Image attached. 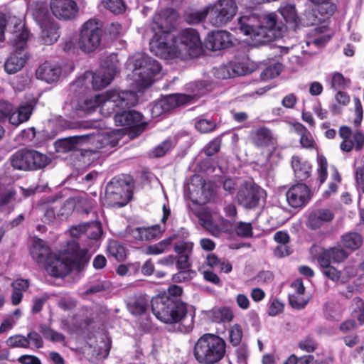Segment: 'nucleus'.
Masks as SVG:
<instances>
[{
  "label": "nucleus",
  "instance_id": "nucleus-1",
  "mask_svg": "<svg viewBox=\"0 0 364 364\" xmlns=\"http://www.w3.org/2000/svg\"><path fill=\"white\" fill-rule=\"evenodd\" d=\"M165 21L161 15L156 14L146 31L147 35L152 36L149 41L151 51L161 58H178L185 55L190 58L198 57L202 52V43L198 31L186 28L173 37L170 33L171 26L164 24Z\"/></svg>",
  "mask_w": 364,
  "mask_h": 364
},
{
  "label": "nucleus",
  "instance_id": "nucleus-2",
  "mask_svg": "<svg viewBox=\"0 0 364 364\" xmlns=\"http://www.w3.org/2000/svg\"><path fill=\"white\" fill-rule=\"evenodd\" d=\"M138 96L134 91L112 90L102 95H97L93 98L81 100L73 98L70 103H66L64 109L70 112L71 117H82L92 113L97 107L104 114L110 115L116 107H129L136 105Z\"/></svg>",
  "mask_w": 364,
  "mask_h": 364
},
{
  "label": "nucleus",
  "instance_id": "nucleus-3",
  "mask_svg": "<svg viewBox=\"0 0 364 364\" xmlns=\"http://www.w3.org/2000/svg\"><path fill=\"white\" fill-rule=\"evenodd\" d=\"M151 306L154 315L161 322L176 326V331L187 333L193 329L194 316L178 299L158 296L151 299Z\"/></svg>",
  "mask_w": 364,
  "mask_h": 364
},
{
  "label": "nucleus",
  "instance_id": "nucleus-4",
  "mask_svg": "<svg viewBox=\"0 0 364 364\" xmlns=\"http://www.w3.org/2000/svg\"><path fill=\"white\" fill-rule=\"evenodd\" d=\"M90 255L79 243L69 240L62 247L60 255L53 254L45 266L46 270L53 277H64L73 269L80 270L89 262Z\"/></svg>",
  "mask_w": 364,
  "mask_h": 364
},
{
  "label": "nucleus",
  "instance_id": "nucleus-5",
  "mask_svg": "<svg viewBox=\"0 0 364 364\" xmlns=\"http://www.w3.org/2000/svg\"><path fill=\"white\" fill-rule=\"evenodd\" d=\"M238 24L240 31L250 36L257 45L274 41L282 34L274 14L264 15L262 20L256 14L242 16L238 19Z\"/></svg>",
  "mask_w": 364,
  "mask_h": 364
},
{
  "label": "nucleus",
  "instance_id": "nucleus-6",
  "mask_svg": "<svg viewBox=\"0 0 364 364\" xmlns=\"http://www.w3.org/2000/svg\"><path fill=\"white\" fill-rule=\"evenodd\" d=\"M14 30L9 42L13 50L4 63V70L8 74H14L20 71L28 60L26 50L27 41L30 36L29 31L25 23L19 18H14Z\"/></svg>",
  "mask_w": 364,
  "mask_h": 364
},
{
  "label": "nucleus",
  "instance_id": "nucleus-7",
  "mask_svg": "<svg viewBox=\"0 0 364 364\" xmlns=\"http://www.w3.org/2000/svg\"><path fill=\"white\" fill-rule=\"evenodd\" d=\"M205 81H197L188 84L186 90L189 94L176 93L169 95L157 100L152 105L151 113L153 118H156L174 108L192 102L195 99L204 95L207 92Z\"/></svg>",
  "mask_w": 364,
  "mask_h": 364
},
{
  "label": "nucleus",
  "instance_id": "nucleus-8",
  "mask_svg": "<svg viewBox=\"0 0 364 364\" xmlns=\"http://www.w3.org/2000/svg\"><path fill=\"white\" fill-rule=\"evenodd\" d=\"M128 66L132 69L136 77L134 81L139 90L150 87L154 82V77L161 70V65L156 60L144 53H136L129 58Z\"/></svg>",
  "mask_w": 364,
  "mask_h": 364
},
{
  "label": "nucleus",
  "instance_id": "nucleus-9",
  "mask_svg": "<svg viewBox=\"0 0 364 364\" xmlns=\"http://www.w3.org/2000/svg\"><path fill=\"white\" fill-rule=\"evenodd\" d=\"M117 71L115 65L102 67L95 72L86 71L70 84V90L76 95L85 93L90 87L93 90H101L110 84Z\"/></svg>",
  "mask_w": 364,
  "mask_h": 364
},
{
  "label": "nucleus",
  "instance_id": "nucleus-10",
  "mask_svg": "<svg viewBox=\"0 0 364 364\" xmlns=\"http://www.w3.org/2000/svg\"><path fill=\"white\" fill-rule=\"evenodd\" d=\"M226 343L218 336L205 333L194 346L193 354L196 360L203 364H213L225 355Z\"/></svg>",
  "mask_w": 364,
  "mask_h": 364
},
{
  "label": "nucleus",
  "instance_id": "nucleus-11",
  "mask_svg": "<svg viewBox=\"0 0 364 364\" xmlns=\"http://www.w3.org/2000/svg\"><path fill=\"white\" fill-rule=\"evenodd\" d=\"M104 35L103 23L96 18L84 22L80 29L77 38L79 48L85 53L96 50L101 45Z\"/></svg>",
  "mask_w": 364,
  "mask_h": 364
},
{
  "label": "nucleus",
  "instance_id": "nucleus-12",
  "mask_svg": "<svg viewBox=\"0 0 364 364\" xmlns=\"http://www.w3.org/2000/svg\"><path fill=\"white\" fill-rule=\"evenodd\" d=\"M136 105H134L135 106ZM129 107H116L114 109V120L117 126H122L129 129V135L131 138H135L141 134L147 126V123L143 120V115L134 110H122L129 109Z\"/></svg>",
  "mask_w": 364,
  "mask_h": 364
},
{
  "label": "nucleus",
  "instance_id": "nucleus-13",
  "mask_svg": "<svg viewBox=\"0 0 364 364\" xmlns=\"http://www.w3.org/2000/svg\"><path fill=\"white\" fill-rule=\"evenodd\" d=\"M99 144L97 148H102L110 141L107 134H100L98 131L86 134L74 136L69 138L57 140L55 149L58 153H67L79 149V146L83 143Z\"/></svg>",
  "mask_w": 364,
  "mask_h": 364
},
{
  "label": "nucleus",
  "instance_id": "nucleus-14",
  "mask_svg": "<svg viewBox=\"0 0 364 364\" xmlns=\"http://www.w3.org/2000/svg\"><path fill=\"white\" fill-rule=\"evenodd\" d=\"M69 233L71 236L70 240L79 243V247L85 248L88 252L86 247L90 246V243L87 242V240H97L100 239L102 235V228L99 221H92L71 227Z\"/></svg>",
  "mask_w": 364,
  "mask_h": 364
},
{
  "label": "nucleus",
  "instance_id": "nucleus-15",
  "mask_svg": "<svg viewBox=\"0 0 364 364\" xmlns=\"http://www.w3.org/2000/svg\"><path fill=\"white\" fill-rule=\"evenodd\" d=\"M208 7L210 11V23L217 27L224 26L230 21L237 10L235 0H218Z\"/></svg>",
  "mask_w": 364,
  "mask_h": 364
},
{
  "label": "nucleus",
  "instance_id": "nucleus-16",
  "mask_svg": "<svg viewBox=\"0 0 364 364\" xmlns=\"http://www.w3.org/2000/svg\"><path fill=\"white\" fill-rule=\"evenodd\" d=\"M129 183L122 176H115L107 184L105 198L113 207H123L128 203L126 195Z\"/></svg>",
  "mask_w": 364,
  "mask_h": 364
},
{
  "label": "nucleus",
  "instance_id": "nucleus-17",
  "mask_svg": "<svg viewBox=\"0 0 364 364\" xmlns=\"http://www.w3.org/2000/svg\"><path fill=\"white\" fill-rule=\"evenodd\" d=\"M61 198V196L55 194L43 197L40 200V205L44 211L42 220L46 223H53L56 218L63 220L68 218L70 210L67 211L65 205L58 203V200Z\"/></svg>",
  "mask_w": 364,
  "mask_h": 364
},
{
  "label": "nucleus",
  "instance_id": "nucleus-18",
  "mask_svg": "<svg viewBox=\"0 0 364 364\" xmlns=\"http://www.w3.org/2000/svg\"><path fill=\"white\" fill-rule=\"evenodd\" d=\"M262 189L250 181L243 183L237 193V200L247 209H252L259 204Z\"/></svg>",
  "mask_w": 364,
  "mask_h": 364
},
{
  "label": "nucleus",
  "instance_id": "nucleus-19",
  "mask_svg": "<svg viewBox=\"0 0 364 364\" xmlns=\"http://www.w3.org/2000/svg\"><path fill=\"white\" fill-rule=\"evenodd\" d=\"M311 196L310 188L303 183L291 186L286 193L287 201L289 205L294 208L306 206L311 200Z\"/></svg>",
  "mask_w": 364,
  "mask_h": 364
},
{
  "label": "nucleus",
  "instance_id": "nucleus-20",
  "mask_svg": "<svg viewBox=\"0 0 364 364\" xmlns=\"http://www.w3.org/2000/svg\"><path fill=\"white\" fill-rule=\"evenodd\" d=\"M50 9L57 18L65 21L74 18L79 11L74 0H50Z\"/></svg>",
  "mask_w": 364,
  "mask_h": 364
},
{
  "label": "nucleus",
  "instance_id": "nucleus-21",
  "mask_svg": "<svg viewBox=\"0 0 364 364\" xmlns=\"http://www.w3.org/2000/svg\"><path fill=\"white\" fill-rule=\"evenodd\" d=\"M334 216V213L329 208H316L309 212L306 225L311 230H317L331 223Z\"/></svg>",
  "mask_w": 364,
  "mask_h": 364
},
{
  "label": "nucleus",
  "instance_id": "nucleus-22",
  "mask_svg": "<svg viewBox=\"0 0 364 364\" xmlns=\"http://www.w3.org/2000/svg\"><path fill=\"white\" fill-rule=\"evenodd\" d=\"M208 48L212 50H219L228 48L232 44L231 34L223 30L208 33L205 39Z\"/></svg>",
  "mask_w": 364,
  "mask_h": 364
},
{
  "label": "nucleus",
  "instance_id": "nucleus-23",
  "mask_svg": "<svg viewBox=\"0 0 364 364\" xmlns=\"http://www.w3.org/2000/svg\"><path fill=\"white\" fill-rule=\"evenodd\" d=\"M295 178L299 181L308 179L311 175L312 166L311 164L299 156H293L291 161Z\"/></svg>",
  "mask_w": 364,
  "mask_h": 364
},
{
  "label": "nucleus",
  "instance_id": "nucleus-24",
  "mask_svg": "<svg viewBox=\"0 0 364 364\" xmlns=\"http://www.w3.org/2000/svg\"><path fill=\"white\" fill-rule=\"evenodd\" d=\"M149 296L138 294L128 298L127 307L128 311L134 316H139L144 314L148 309L149 304Z\"/></svg>",
  "mask_w": 364,
  "mask_h": 364
},
{
  "label": "nucleus",
  "instance_id": "nucleus-25",
  "mask_svg": "<svg viewBox=\"0 0 364 364\" xmlns=\"http://www.w3.org/2000/svg\"><path fill=\"white\" fill-rule=\"evenodd\" d=\"M33 103L31 101L22 102L18 107L11 111L9 115L11 124L18 126L20 124L28 121L33 109Z\"/></svg>",
  "mask_w": 364,
  "mask_h": 364
},
{
  "label": "nucleus",
  "instance_id": "nucleus-26",
  "mask_svg": "<svg viewBox=\"0 0 364 364\" xmlns=\"http://www.w3.org/2000/svg\"><path fill=\"white\" fill-rule=\"evenodd\" d=\"M348 256V253L340 246H336L324 249L317 257L321 259L323 264L326 262L331 263H340L344 261Z\"/></svg>",
  "mask_w": 364,
  "mask_h": 364
},
{
  "label": "nucleus",
  "instance_id": "nucleus-27",
  "mask_svg": "<svg viewBox=\"0 0 364 364\" xmlns=\"http://www.w3.org/2000/svg\"><path fill=\"white\" fill-rule=\"evenodd\" d=\"M32 258L38 264H43L44 266L47 264L52 253L50 247L46 245L41 240H35L31 250Z\"/></svg>",
  "mask_w": 364,
  "mask_h": 364
},
{
  "label": "nucleus",
  "instance_id": "nucleus-28",
  "mask_svg": "<svg viewBox=\"0 0 364 364\" xmlns=\"http://www.w3.org/2000/svg\"><path fill=\"white\" fill-rule=\"evenodd\" d=\"M61 73V69L50 63L46 62L36 70V75L38 79L48 83L58 80Z\"/></svg>",
  "mask_w": 364,
  "mask_h": 364
},
{
  "label": "nucleus",
  "instance_id": "nucleus-29",
  "mask_svg": "<svg viewBox=\"0 0 364 364\" xmlns=\"http://www.w3.org/2000/svg\"><path fill=\"white\" fill-rule=\"evenodd\" d=\"M31 12L35 21L39 25L43 26L48 22H51L49 19V11L46 3L37 1L32 4L29 7Z\"/></svg>",
  "mask_w": 364,
  "mask_h": 364
},
{
  "label": "nucleus",
  "instance_id": "nucleus-30",
  "mask_svg": "<svg viewBox=\"0 0 364 364\" xmlns=\"http://www.w3.org/2000/svg\"><path fill=\"white\" fill-rule=\"evenodd\" d=\"M40 26L42 29L41 38L44 44L52 45L58 41L60 31L56 23L51 21Z\"/></svg>",
  "mask_w": 364,
  "mask_h": 364
},
{
  "label": "nucleus",
  "instance_id": "nucleus-31",
  "mask_svg": "<svg viewBox=\"0 0 364 364\" xmlns=\"http://www.w3.org/2000/svg\"><path fill=\"white\" fill-rule=\"evenodd\" d=\"M228 63L233 77L247 75L252 73L254 70V66L250 65L247 58H235Z\"/></svg>",
  "mask_w": 364,
  "mask_h": 364
},
{
  "label": "nucleus",
  "instance_id": "nucleus-32",
  "mask_svg": "<svg viewBox=\"0 0 364 364\" xmlns=\"http://www.w3.org/2000/svg\"><path fill=\"white\" fill-rule=\"evenodd\" d=\"M28 154L30 162V170L41 169L50 162V159L46 154H42L38 151L28 149Z\"/></svg>",
  "mask_w": 364,
  "mask_h": 364
},
{
  "label": "nucleus",
  "instance_id": "nucleus-33",
  "mask_svg": "<svg viewBox=\"0 0 364 364\" xmlns=\"http://www.w3.org/2000/svg\"><path fill=\"white\" fill-rule=\"evenodd\" d=\"M11 166L15 169L30 171L28 149L17 151L11 156Z\"/></svg>",
  "mask_w": 364,
  "mask_h": 364
},
{
  "label": "nucleus",
  "instance_id": "nucleus-34",
  "mask_svg": "<svg viewBox=\"0 0 364 364\" xmlns=\"http://www.w3.org/2000/svg\"><path fill=\"white\" fill-rule=\"evenodd\" d=\"M279 11L287 23L291 24L293 27L298 25L299 16L294 4H283Z\"/></svg>",
  "mask_w": 364,
  "mask_h": 364
},
{
  "label": "nucleus",
  "instance_id": "nucleus-35",
  "mask_svg": "<svg viewBox=\"0 0 364 364\" xmlns=\"http://www.w3.org/2000/svg\"><path fill=\"white\" fill-rule=\"evenodd\" d=\"M215 120L208 115H200L195 119V127L201 133H209L216 129Z\"/></svg>",
  "mask_w": 364,
  "mask_h": 364
},
{
  "label": "nucleus",
  "instance_id": "nucleus-36",
  "mask_svg": "<svg viewBox=\"0 0 364 364\" xmlns=\"http://www.w3.org/2000/svg\"><path fill=\"white\" fill-rule=\"evenodd\" d=\"M253 143L257 146H266L272 138L271 131L264 127H259L251 133Z\"/></svg>",
  "mask_w": 364,
  "mask_h": 364
},
{
  "label": "nucleus",
  "instance_id": "nucleus-37",
  "mask_svg": "<svg viewBox=\"0 0 364 364\" xmlns=\"http://www.w3.org/2000/svg\"><path fill=\"white\" fill-rule=\"evenodd\" d=\"M176 238V235H173L158 243L149 245L146 249V253L149 255H159L171 250L172 242Z\"/></svg>",
  "mask_w": 364,
  "mask_h": 364
},
{
  "label": "nucleus",
  "instance_id": "nucleus-38",
  "mask_svg": "<svg viewBox=\"0 0 364 364\" xmlns=\"http://www.w3.org/2000/svg\"><path fill=\"white\" fill-rule=\"evenodd\" d=\"M191 255H182L177 256V260L176 261V267L181 271L175 274L173 279L175 281L181 282L182 279H185V275L188 274L186 269H189L191 266L190 262V257Z\"/></svg>",
  "mask_w": 364,
  "mask_h": 364
},
{
  "label": "nucleus",
  "instance_id": "nucleus-39",
  "mask_svg": "<svg viewBox=\"0 0 364 364\" xmlns=\"http://www.w3.org/2000/svg\"><path fill=\"white\" fill-rule=\"evenodd\" d=\"M362 242L361 235L354 232L346 233L341 237L342 245L350 250H358L361 246Z\"/></svg>",
  "mask_w": 364,
  "mask_h": 364
},
{
  "label": "nucleus",
  "instance_id": "nucleus-40",
  "mask_svg": "<svg viewBox=\"0 0 364 364\" xmlns=\"http://www.w3.org/2000/svg\"><path fill=\"white\" fill-rule=\"evenodd\" d=\"M233 317L232 309L227 306L214 309L212 311L213 321L216 323H229Z\"/></svg>",
  "mask_w": 364,
  "mask_h": 364
},
{
  "label": "nucleus",
  "instance_id": "nucleus-41",
  "mask_svg": "<svg viewBox=\"0 0 364 364\" xmlns=\"http://www.w3.org/2000/svg\"><path fill=\"white\" fill-rule=\"evenodd\" d=\"M185 20L188 24H197L200 23L206 17L210 21V11L208 7H205L200 11H191L185 14Z\"/></svg>",
  "mask_w": 364,
  "mask_h": 364
},
{
  "label": "nucleus",
  "instance_id": "nucleus-42",
  "mask_svg": "<svg viewBox=\"0 0 364 364\" xmlns=\"http://www.w3.org/2000/svg\"><path fill=\"white\" fill-rule=\"evenodd\" d=\"M40 332L46 340L53 343H65V336L61 333L54 331L46 324L40 325Z\"/></svg>",
  "mask_w": 364,
  "mask_h": 364
},
{
  "label": "nucleus",
  "instance_id": "nucleus-43",
  "mask_svg": "<svg viewBox=\"0 0 364 364\" xmlns=\"http://www.w3.org/2000/svg\"><path fill=\"white\" fill-rule=\"evenodd\" d=\"M331 78V86L335 90L344 89L350 85V80L346 78L339 72H333L329 74Z\"/></svg>",
  "mask_w": 364,
  "mask_h": 364
},
{
  "label": "nucleus",
  "instance_id": "nucleus-44",
  "mask_svg": "<svg viewBox=\"0 0 364 364\" xmlns=\"http://www.w3.org/2000/svg\"><path fill=\"white\" fill-rule=\"evenodd\" d=\"M360 165L356 168L355 181L359 193L358 205H360L361 194L364 193V155L360 160Z\"/></svg>",
  "mask_w": 364,
  "mask_h": 364
},
{
  "label": "nucleus",
  "instance_id": "nucleus-45",
  "mask_svg": "<svg viewBox=\"0 0 364 364\" xmlns=\"http://www.w3.org/2000/svg\"><path fill=\"white\" fill-rule=\"evenodd\" d=\"M318 264L321 269V272L329 279L332 281H337L340 279L339 272L331 263L326 262V264L321 262V259L317 258Z\"/></svg>",
  "mask_w": 364,
  "mask_h": 364
},
{
  "label": "nucleus",
  "instance_id": "nucleus-46",
  "mask_svg": "<svg viewBox=\"0 0 364 364\" xmlns=\"http://www.w3.org/2000/svg\"><path fill=\"white\" fill-rule=\"evenodd\" d=\"M26 337L28 343V348L33 350L42 348L43 347L44 341L40 333L36 331H31L27 333Z\"/></svg>",
  "mask_w": 364,
  "mask_h": 364
},
{
  "label": "nucleus",
  "instance_id": "nucleus-47",
  "mask_svg": "<svg viewBox=\"0 0 364 364\" xmlns=\"http://www.w3.org/2000/svg\"><path fill=\"white\" fill-rule=\"evenodd\" d=\"M193 243L190 241L181 240L176 241L173 245V250L177 254V256L182 255H192Z\"/></svg>",
  "mask_w": 364,
  "mask_h": 364
},
{
  "label": "nucleus",
  "instance_id": "nucleus-48",
  "mask_svg": "<svg viewBox=\"0 0 364 364\" xmlns=\"http://www.w3.org/2000/svg\"><path fill=\"white\" fill-rule=\"evenodd\" d=\"M14 18H17L16 16H9L8 14L5 12L0 11V42H4L6 39L5 38V31L6 25L9 22L14 25L13 30L11 32L12 33L14 30ZM20 19V18H18ZM22 21V19L21 18Z\"/></svg>",
  "mask_w": 364,
  "mask_h": 364
},
{
  "label": "nucleus",
  "instance_id": "nucleus-49",
  "mask_svg": "<svg viewBox=\"0 0 364 364\" xmlns=\"http://www.w3.org/2000/svg\"><path fill=\"white\" fill-rule=\"evenodd\" d=\"M28 343L26 336L22 334L11 336L6 341L7 346L11 348H28Z\"/></svg>",
  "mask_w": 364,
  "mask_h": 364
},
{
  "label": "nucleus",
  "instance_id": "nucleus-50",
  "mask_svg": "<svg viewBox=\"0 0 364 364\" xmlns=\"http://www.w3.org/2000/svg\"><path fill=\"white\" fill-rule=\"evenodd\" d=\"M108 252L117 261L123 260L126 257L125 248L117 242H112L109 245Z\"/></svg>",
  "mask_w": 364,
  "mask_h": 364
},
{
  "label": "nucleus",
  "instance_id": "nucleus-51",
  "mask_svg": "<svg viewBox=\"0 0 364 364\" xmlns=\"http://www.w3.org/2000/svg\"><path fill=\"white\" fill-rule=\"evenodd\" d=\"M328 163L326 159L323 156H318V180L319 181L320 185L323 183L327 178Z\"/></svg>",
  "mask_w": 364,
  "mask_h": 364
},
{
  "label": "nucleus",
  "instance_id": "nucleus-52",
  "mask_svg": "<svg viewBox=\"0 0 364 364\" xmlns=\"http://www.w3.org/2000/svg\"><path fill=\"white\" fill-rule=\"evenodd\" d=\"M236 234L244 238L252 236V226L250 223L237 222L235 225Z\"/></svg>",
  "mask_w": 364,
  "mask_h": 364
},
{
  "label": "nucleus",
  "instance_id": "nucleus-53",
  "mask_svg": "<svg viewBox=\"0 0 364 364\" xmlns=\"http://www.w3.org/2000/svg\"><path fill=\"white\" fill-rule=\"evenodd\" d=\"M106 7L114 14H122L126 10L124 0H103Z\"/></svg>",
  "mask_w": 364,
  "mask_h": 364
},
{
  "label": "nucleus",
  "instance_id": "nucleus-54",
  "mask_svg": "<svg viewBox=\"0 0 364 364\" xmlns=\"http://www.w3.org/2000/svg\"><path fill=\"white\" fill-rule=\"evenodd\" d=\"M282 64L277 63L274 66H269L265 68L260 74L262 80H267L278 76L282 72Z\"/></svg>",
  "mask_w": 364,
  "mask_h": 364
},
{
  "label": "nucleus",
  "instance_id": "nucleus-55",
  "mask_svg": "<svg viewBox=\"0 0 364 364\" xmlns=\"http://www.w3.org/2000/svg\"><path fill=\"white\" fill-rule=\"evenodd\" d=\"M242 338V330L239 324L233 325L230 329V341L234 346L239 345Z\"/></svg>",
  "mask_w": 364,
  "mask_h": 364
},
{
  "label": "nucleus",
  "instance_id": "nucleus-56",
  "mask_svg": "<svg viewBox=\"0 0 364 364\" xmlns=\"http://www.w3.org/2000/svg\"><path fill=\"white\" fill-rule=\"evenodd\" d=\"M229 63L214 68V75L218 79L233 78Z\"/></svg>",
  "mask_w": 364,
  "mask_h": 364
},
{
  "label": "nucleus",
  "instance_id": "nucleus-57",
  "mask_svg": "<svg viewBox=\"0 0 364 364\" xmlns=\"http://www.w3.org/2000/svg\"><path fill=\"white\" fill-rule=\"evenodd\" d=\"M273 279L274 275L269 271H261L255 277L257 284L260 285L269 284Z\"/></svg>",
  "mask_w": 364,
  "mask_h": 364
},
{
  "label": "nucleus",
  "instance_id": "nucleus-58",
  "mask_svg": "<svg viewBox=\"0 0 364 364\" xmlns=\"http://www.w3.org/2000/svg\"><path fill=\"white\" fill-rule=\"evenodd\" d=\"M172 143L170 140H165L153 151V156L154 157H161L171 148Z\"/></svg>",
  "mask_w": 364,
  "mask_h": 364
},
{
  "label": "nucleus",
  "instance_id": "nucleus-59",
  "mask_svg": "<svg viewBox=\"0 0 364 364\" xmlns=\"http://www.w3.org/2000/svg\"><path fill=\"white\" fill-rule=\"evenodd\" d=\"M146 230L145 236L146 240H152L157 237L164 230V227L162 228L160 225H154L150 227H145Z\"/></svg>",
  "mask_w": 364,
  "mask_h": 364
},
{
  "label": "nucleus",
  "instance_id": "nucleus-60",
  "mask_svg": "<svg viewBox=\"0 0 364 364\" xmlns=\"http://www.w3.org/2000/svg\"><path fill=\"white\" fill-rule=\"evenodd\" d=\"M299 142L304 149H314L316 146L315 141L309 131L300 136Z\"/></svg>",
  "mask_w": 364,
  "mask_h": 364
},
{
  "label": "nucleus",
  "instance_id": "nucleus-61",
  "mask_svg": "<svg viewBox=\"0 0 364 364\" xmlns=\"http://www.w3.org/2000/svg\"><path fill=\"white\" fill-rule=\"evenodd\" d=\"M11 287L12 290L23 294L29 287V282L28 279H16L12 282Z\"/></svg>",
  "mask_w": 364,
  "mask_h": 364
},
{
  "label": "nucleus",
  "instance_id": "nucleus-62",
  "mask_svg": "<svg viewBox=\"0 0 364 364\" xmlns=\"http://www.w3.org/2000/svg\"><path fill=\"white\" fill-rule=\"evenodd\" d=\"M203 225L215 237L220 236L223 232L221 228L210 219L205 220L203 222Z\"/></svg>",
  "mask_w": 364,
  "mask_h": 364
},
{
  "label": "nucleus",
  "instance_id": "nucleus-63",
  "mask_svg": "<svg viewBox=\"0 0 364 364\" xmlns=\"http://www.w3.org/2000/svg\"><path fill=\"white\" fill-rule=\"evenodd\" d=\"M220 147V141L218 139L210 141L204 148V153L208 156H211L218 153Z\"/></svg>",
  "mask_w": 364,
  "mask_h": 364
},
{
  "label": "nucleus",
  "instance_id": "nucleus-64",
  "mask_svg": "<svg viewBox=\"0 0 364 364\" xmlns=\"http://www.w3.org/2000/svg\"><path fill=\"white\" fill-rule=\"evenodd\" d=\"M289 304L290 305L294 308V309H302L304 308L307 301L304 300L303 299L300 298V296L297 295V294H290L289 296Z\"/></svg>",
  "mask_w": 364,
  "mask_h": 364
}]
</instances>
